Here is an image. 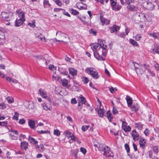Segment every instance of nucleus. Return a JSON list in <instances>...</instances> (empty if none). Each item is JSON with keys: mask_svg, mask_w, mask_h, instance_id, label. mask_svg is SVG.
<instances>
[{"mask_svg": "<svg viewBox=\"0 0 159 159\" xmlns=\"http://www.w3.org/2000/svg\"><path fill=\"white\" fill-rule=\"evenodd\" d=\"M156 2L148 0L144 3V7L147 9L152 10L157 4Z\"/></svg>", "mask_w": 159, "mask_h": 159, "instance_id": "nucleus-3", "label": "nucleus"}, {"mask_svg": "<svg viewBox=\"0 0 159 159\" xmlns=\"http://www.w3.org/2000/svg\"><path fill=\"white\" fill-rule=\"evenodd\" d=\"M70 12L74 15H78L79 13V12L72 8L70 10Z\"/></svg>", "mask_w": 159, "mask_h": 159, "instance_id": "nucleus-43", "label": "nucleus"}, {"mask_svg": "<svg viewBox=\"0 0 159 159\" xmlns=\"http://www.w3.org/2000/svg\"><path fill=\"white\" fill-rule=\"evenodd\" d=\"M98 115L100 117H102L103 116V110L101 108L98 110Z\"/></svg>", "mask_w": 159, "mask_h": 159, "instance_id": "nucleus-42", "label": "nucleus"}, {"mask_svg": "<svg viewBox=\"0 0 159 159\" xmlns=\"http://www.w3.org/2000/svg\"><path fill=\"white\" fill-rule=\"evenodd\" d=\"M39 92L41 96L43 98H46L47 97V93L45 90L41 89H39Z\"/></svg>", "mask_w": 159, "mask_h": 159, "instance_id": "nucleus-23", "label": "nucleus"}, {"mask_svg": "<svg viewBox=\"0 0 159 159\" xmlns=\"http://www.w3.org/2000/svg\"><path fill=\"white\" fill-rule=\"evenodd\" d=\"M70 138L71 139L69 141V142L70 143H72V142L71 141V140H72V141H75V137L74 136L73 134H72L70 137Z\"/></svg>", "mask_w": 159, "mask_h": 159, "instance_id": "nucleus-54", "label": "nucleus"}, {"mask_svg": "<svg viewBox=\"0 0 159 159\" xmlns=\"http://www.w3.org/2000/svg\"><path fill=\"white\" fill-rule=\"evenodd\" d=\"M147 70L148 71V73L149 74L148 75L147 74L146 77L147 78L149 79V75H151L152 77H154L155 76V73L154 72L151 70L149 67L147 69Z\"/></svg>", "mask_w": 159, "mask_h": 159, "instance_id": "nucleus-24", "label": "nucleus"}, {"mask_svg": "<svg viewBox=\"0 0 159 159\" xmlns=\"http://www.w3.org/2000/svg\"><path fill=\"white\" fill-rule=\"evenodd\" d=\"M110 2L111 7L116 4V0H110Z\"/></svg>", "mask_w": 159, "mask_h": 159, "instance_id": "nucleus-55", "label": "nucleus"}, {"mask_svg": "<svg viewBox=\"0 0 159 159\" xmlns=\"http://www.w3.org/2000/svg\"><path fill=\"white\" fill-rule=\"evenodd\" d=\"M61 80L62 81V85L64 87H66L68 84V80L65 78L61 79Z\"/></svg>", "mask_w": 159, "mask_h": 159, "instance_id": "nucleus-40", "label": "nucleus"}, {"mask_svg": "<svg viewBox=\"0 0 159 159\" xmlns=\"http://www.w3.org/2000/svg\"><path fill=\"white\" fill-rule=\"evenodd\" d=\"M153 53L157 54L159 55V46H155L152 50Z\"/></svg>", "mask_w": 159, "mask_h": 159, "instance_id": "nucleus-33", "label": "nucleus"}, {"mask_svg": "<svg viewBox=\"0 0 159 159\" xmlns=\"http://www.w3.org/2000/svg\"><path fill=\"white\" fill-rule=\"evenodd\" d=\"M36 36L42 42H45V37L42 35L40 33H38L36 34Z\"/></svg>", "mask_w": 159, "mask_h": 159, "instance_id": "nucleus-26", "label": "nucleus"}, {"mask_svg": "<svg viewBox=\"0 0 159 159\" xmlns=\"http://www.w3.org/2000/svg\"><path fill=\"white\" fill-rule=\"evenodd\" d=\"M56 4L60 7H61L62 6V3L60 0H55L54 1Z\"/></svg>", "mask_w": 159, "mask_h": 159, "instance_id": "nucleus-44", "label": "nucleus"}, {"mask_svg": "<svg viewBox=\"0 0 159 159\" xmlns=\"http://www.w3.org/2000/svg\"><path fill=\"white\" fill-rule=\"evenodd\" d=\"M121 5L116 4L112 7V8L113 10L118 11L121 9Z\"/></svg>", "mask_w": 159, "mask_h": 159, "instance_id": "nucleus-34", "label": "nucleus"}, {"mask_svg": "<svg viewBox=\"0 0 159 159\" xmlns=\"http://www.w3.org/2000/svg\"><path fill=\"white\" fill-rule=\"evenodd\" d=\"M3 28H1L0 30V44H2L5 41V34Z\"/></svg>", "mask_w": 159, "mask_h": 159, "instance_id": "nucleus-10", "label": "nucleus"}, {"mask_svg": "<svg viewBox=\"0 0 159 159\" xmlns=\"http://www.w3.org/2000/svg\"><path fill=\"white\" fill-rule=\"evenodd\" d=\"M91 48L93 52L95 57L98 60H105V59L101 56V53L98 50L99 44L98 43H91L90 44Z\"/></svg>", "mask_w": 159, "mask_h": 159, "instance_id": "nucleus-2", "label": "nucleus"}, {"mask_svg": "<svg viewBox=\"0 0 159 159\" xmlns=\"http://www.w3.org/2000/svg\"><path fill=\"white\" fill-rule=\"evenodd\" d=\"M109 90L111 93H113L117 90V89L116 88L111 87L109 89Z\"/></svg>", "mask_w": 159, "mask_h": 159, "instance_id": "nucleus-62", "label": "nucleus"}, {"mask_svg": "<svg viewBox=\"0 0 159 159\" xmlns=\"http://www.w3.org/2000/svg\"><path fill=\"white\" fill-rule=\"evenodd\" d=\"M139 143L140 147L143 148L145 147L146 142L144 139H141L139 140Z\"/></svg>", "mask_w": 159, "mask_h": 159, "instance_id": "nucleus-28", "label": "nucleus"}, {"mask_svg": "<svg viewBox=\"0 0 159 159\" xmlns=\"http://www.w3.org/2000/svg\"><path fill=\"white\" fill-rule=\"evenodd\" d=\"M133 19L137 22H139L141 20L140 17V13L139 12L135 13L133 16Z\"/></svg>", "mask_w": 159, "mask_h": 159, "instance_id": "nucleus-15", "label": "nucleus"}, {"mask_svg": "<svg viewBox=\"0 0 159 159\" xmlns=\"http://www.w3.org/2000/svg\"><path fill=\"white\" fill-rule=\"evenodd\" d=\"M111 116V111H108L107 113V116L110 121H111V120L113 118Z\"/></svg>", "mask_w": 159, "mask_h": 159, "instance_id": "nucleus-38", "label": "nucleus"}, {"mask_svg": "<svg viewBox=\"0 0 159 159\" xmlns=\"http://www.w3.org/2000/svg\"><path fill=\"white\" fill-rule=\"evenodd\" d=\"M122 127L125 132H129L131 130V127L127 125V123L125 121H122Z\"/></svg>", "mask_w": 159, "mask_h": 159, "instance_id": "nucleus-8", "label": "nucleus"}, {"mask_svg": "<svg viewBox=\"0 0 159 159\" xmlns=\"http://www.w3.org/2000/svg\"><path fill=\"white\" fill-rule=\"evenodd\" d=\"M110 131L115 135H116L118 134V132L117 131H116L114 129H111Z\"/></svg>", "mask_w": 159, "mask_h": 159, "instance_id": "nucleus-50", "label": "nucleus"}, {"mask_svg": "<svg viewBox=\"0 0 159 159\" xmlns=\"http://www.w3.org/2000/svg\"><path fill=\"white\" fill-rule=\"evenodd\" d=\"M12 13L9 12H2L1 13L3 19L6 21H9L11 18Z\"/></svg>", "mask_w": 159, "mask_h": 159, "instance_id": "nucleus-6", "label": "nucleus"}, {"mask_svg": "<svg viewBox=\"0 0 159 159\" xmlns=\"http://www.w3.org/2000/svg\"><path fill=\"white\" fill-rule=\"evenodd\" d=\"M10 138L11 139L13 140H17L18 139V137L16 136L12 135L11 133H9Z\"/></svg>", "mask_w": 159, "mask_h": 159, "instance_id": "nucleus-48", "label": "nucleus"}, {"mask_svg": "<svg viewBox=\"0 0 159 159\" xmlns=\"http://www.w3.org/2000/svg\"><path fill=\"white\" fill-rule=\"evenodd\" d=\"M69 73L73 76L77 75V70L73 68H70L69 69Z\"/></svg>", "mask_w": 159, "mask_h": 159, "instance_id": "nucleus-29", "label": "nucleus"}, {"mask_svg": "<svg viewBox=\"0 0 159 159\" xmlns=\"http://www.w3.org/2000/svg\"><path fill=\"white\" fill-rule=\"evenodd\" d=\"M103 151H104V155L106 157H109L112 156V153L111 152L108 146H105Z\"/></svg>", "mask_w": 159, "mask_h": 159, "instance_id": "nucleus-7", "label": "nucleus"}, {"mask_svg": "<svg viewBox=\"0 0 159 159\" xmlns=\"http://www.w3.org/2000/svg\"><path fill=\"white\" fill-rule=\"evenodd\" d=\"M43 4L45 8L49 7L51 6V4L48 0H44Z\"/></svg>", "mask_w": 159, "mask_h": 159, "instance_id": "nucleus-37", "label": "nucleus"}, {"mask_svg": "<svg viewBox=\"0 0 159 159\" xmlns=\"http://www.w3.org/2000/svg\"><path fill=\"white\" fill-rule=\"evenodd\" d=\"M153 150L154 152L157 153L158 152V146H154L153 147Z\"/></svg>", "mask_w": 159, "mask_h": 159, "instance_id": "nucleus-51", "label": "nucleus"}, {"mask_svg": "<svg viewBox=\"0 0 159 159\" xmlns=\"http://www.w3.org/2000/svg\"><path fill=\"white\" fill-rule=\"evenodd\" d=\"M142 38L141 34H138L135 37V39L137 41H139Z\"/></svg>", "mask_w": 159, "mask_h": 159, "instance_id": "nucleus-52", "label": "nucleus"}, {"mask_svg": "<svg viewBox=\"0 0 159 159\" xmlns=\"http://www.w3.org/2000/svg\"><path fill=\"white\" fill-rule=\"evenodd\" d=\"M140 17L141 20L140 22H144L147 20L146 16L144 14L140 13Z\"/></svg>", "mask_w": 159, "mask_h": 159, "instance_id": "nucleus-35", "label": "nucleus"}, {"mask_svg": "<svg viewBox=\"0 0 159 159\" xmlns=\"http://www.w3.org/2000/svg\"><path fill=\"white\" fill-rule=\"evenodd\" d=\"M94 79H97L99 78V76L98 75V72L95 69L94 70L92 73L90 75Z\"/></svg>", "mask_w": 159, "mask_h": 159, "instance_id": "nucleus-21", "label": "nucleus"}, {"mask_svg": "<svg viewBox=\"0 0 159 159\" xmlns=\"http://www.w3.org/2000/svg\"><path fill=\"white\" fill-rule=\"evenodd\" d=\"M117 35L118 36L122 38H124L125 37V35L124 32L121 33L120 34H117Z\"/></svg>", "mask_w": 159, "mask_h": 159, "instance_id": "nucleus-64", "label": "nucleus"}, {"mask_svg": "<svg viewBox=\"0 0 159 159\" xmlns=\"http://www.w3.org/2000/svg\"><path fill=\"white\" fill-rule=\"evenodd\" d=\"M7 122L5 121L3 122H0V126H6L7 125Z\"/></svg>", "mask_w": 159, "mask_h": 159, "instance_id": "nucleus-58", "label": "nucleus"}, {"mask_svg": "<svg viewBox=\"0 0 159 159\" xmlns=\"http://www.w3.org/2000/svg\"><path fill=\"white\" fill-rule=\"evenodd\" d=\"M56 35L57 37L60 39H69V37L67 34L60 31H57L56 33Z\"/></svg>", "mask_w": 159, "mask_h": 159, "instance_id": "nucleus-9", "label": "nucleus"}, {"mask_svg": "<svg viewBox=\"0 0 159 159\" xmlns=\"http://www.w3.org/2000/svg\"><path fill=\"white\" fill-rule=\"evenodd\" d=\"M6 99L9 103H12L14 102L13 98L11 97H8Z\"/></svg>", "mask_w": 159, "mask_h": 159, "instance_id": "nucleus-46", "label": "nucleus"}, {"mask_svg": "<svg viewBox=\"0 0 159 159\" xmlns=\"http://www.w3.org/2000/svg\"><path fill=\"white\" fill-rule=\"evenodd\" d=\"M94 146L96 148H97L99 151H103V149L105 146L102 144H101L96 142L94 143Z\"/></svg>", "mask_w": 159, "mask_h": 159, "instance_id": "nucleus-12", "label": "nucleus"}, {"mask_svg": "<svg viewBox=\"0 0 159 159\" xmlns=\"http://www.w3.org/2000/svg\"><path fill=\"white\" fill-rule=\"evenodd\" d=\"M16 13L18 15L19 19L25 21V14L23 12H20L19 10H17L16 11Z\"/></svg>", "mask_w": 159, "mask_h": 159, "instance_id": "nucleus-20", "label": "nucleus"}, {"mask_svg": "<svg viewBox=\"0 0 159 159\" xmlns=\"http://www.w3.org/2000/svg\"><path fill=\"white\" fill-rule=\"evenodd\" d=\"M80 100V102H78L77 108L78 110L80 111L82 110L83 107H85V106L88 107L89 106V104H86V99L84 97H81Z\"/></svg>", "mask_w": 159, "mask_h": 159, "instance_id": "nucleus-5", "label": "nucleus"}, {"mask_svg": "<svg viewBox=\"0 0 159 159\" xmlns=\"http://www.w3.org/2000/svg\"><path fill=\"white\" fill-rule=\"evenodd\" d=\"M37 58L39 60V62L40 63H43V62L44 63H45L46 65H48V63L50 62L49 60H47V61H46V60L45 59L43 58V57L42 56H37Z\"/></svg>", "mask_w": 159, "mask_h": 159, "instance_id": "nucleus-19", "label": "nucleus"}, {"mask_svg": "<svg viewBox=\"0 0 159 159\" xmlns=\"http://www.w3.org/2000/svg\"><path fill=\"white\" fill-rule=\"evenodd\" d=\"M120 29V27L115 25L110 27L109 29L111 33H117V31L119 30Z\"/></svg>", "mask_w": 159, "mask_h": 159, "instance_id": "nucleus-11", "label": "nucleus"}, {"mask_svg": "<svg viewBox=\"0 0 159 159\" xmlns=\"http://www.w3.org/2000/svg\"><path fill=\"white\" fill-rule=\"evenodd\" d=\"M131 111L134 112H136L139 110V105L137 103H134L130 107Z\"/></svg>", "mask_w": 159, "mask_h": 159, "instance_id": "nucleus-25", "label": "nucleus"}, {"mask_svg": "<svg viewBox=\"0 0 159 159\" xmlns=\"http://www.w3.org/2000/svg\"><path fill=\"white\" fill-rule=\"evenodd\" d=\"M131 135L134 140H137L138 139L139 137V134L135 130H133L131 133Z\"/></svg>", "mask_w": 159, "mask_h": 159, "instance_id": "nucleus-16", "label": "nucleus"}, {"mask_svg": "<svg viewBox=\"0 0 159 159\" xmlns=\"http://www.w3.org/2000/svg\"><path fill=\"white\" fill-rule=\"evenodd\" d=\"M18 113L17 112H15L14 113V115L13 117V119L16 120H18Z\"/></svg>", "mask_w": 159, "mask_h": 159, "instance_id": "nucleus-47", "label": "nucleus"}, {"mask_svg": "<svg viewBox=\"0 0 159 159\" xmlns=\"http://www.w3.org/2000/svg\"><path fill=\"white\" fill-rule=\"evenodd\" d=\"M125 147L126 150L127 151V152L128 153V156H129V152L130 151V148L129 145L127 143H126L125 144Z\"/></svg>", "mask_w": 159, "mask_h": 159, "instance_id": "nucleus-45", "label": "nucleus"}, {"mask_svg": "<svg viewBox=\"0 0 159 159\" xmlns=\"http://www.w3.org/2000/svg\"><path fill=\"white\" fill-rule=\"evenodd\" d=\"M129 42L132 45H133V46H138V44L137 43V42L135 41V40L132 39H130L129 40Z\"/></svg>", "mask_w": 159, "mask_h": 159, "instance_id": "nucleus-39", "label": "nucleus"}, {"mask_svg": "<svg viewBox=\"0 0 159 159\" xmlns=\"http://www.w3.org/2000/svg\"><path fill=\"white\" fill-rule=\"evenodd\" d=\"M28 125L29 126L31 129H34L35 127V122L34 120H29L28 121Z\"/></svg>", "mask_w": 159, "mask_h": 159, "instance_id": "nucleus-27", "label": "nucleus"}, {"mask_svg": "<svg viewBox=\"0 0 159 159\" xmlns=\"http://www.w3.org/2000/svg\"><path fill=\"white\" fill-rule=\"evenodd\" d=\"M28 143L25 141L21 142L20 143V148L22 150H26L28 148Z\"/></svg>", "mask_w": 159, "mask_h": 159, "instance_id": "nucleus-14", "label": "nucleus"}, {"mask_svg": "<svg viewBox=\"0 0 159 159\" xmlns=\"http://www.w3.org/2000/svg\"><path fill=\"white\" fill-rule=\"evenodd\" d=\"M6 108V105L4 102H2L0 103V109H4Z\"/></svg>", "mask_w": 159, "mask_h": 159, "instance_id": "nucleus-53", "label": "nucleus"}, {"mask_svg": "<svg viewBox=\"0 0 159 159\" xmlns=\"http://www.w3.org/2000/svg\"><path fill=\"white\" fill-rule=\"evenodd\" d=\"M28 140L30 143H32L34 145L37 143H38V142L34 138L30 137V135L29 136Z\"/></svg>", "mask_w": 159, "mask_h": 159, "instance_id": "nucleus-31", "label": "nucleus"}, {"mask_svg": "<svg viewBox=\"0 0 159 159\" xmlns=\"http://www.w3.org/2000/svg\"><path fill=\"white\" fill-rule=\"evenodd\" d=\"M100 20L102 25H107L109 24L110 20L104 18L102 16H100Z\"/></svg>", "mask_w": 159, "mask_h": 159, "instance_id": "nucleus-17", "label": "nucleus"}, {"mask_svg": "<svg viewBox=\"0 0 159 159\" xmlns=\"http://www.w3.org/2000/svg\"><path fill=\"white\" fill-rule=\"evenodd\" d=\"M38 133L39 134H47V133H49V132L48 130L46 131H43V130H41L40 131H38Z\"/></svg>", "mask_w": 159, "mask_h": 159, "instance_id": "nucleus-57", "label": "nucleus"}, {"mask_svg": "<svg viewBox=\"0 0 159 159\" xmlns=\"http://www.w3.org/2000/svg\"><path fill=\"white\" fill-rule=\"evenodd\" d=\"M19 137H20L19 140L21 142L22 141V139H25V138H26L25 136V135H23L22 134H20V135Z\"/></svg>", "mask_w": 159, "mask_h": 159, "instance_id": "nucleus-63", "label": "nucleus"}, {"mask_svg": "<svg viewBox=\"0 0 159 159\" xmlns=\"http://www.w3.org/2000/svg\"><path fill=\"white\" fill-rule=\"evenodd\" d=\"M128 106L130 107L132 104V100L129 96H127L126 98Z\"/></svg>", "mask_w": 159, "mask_h": 159, "instance_id": "nucleus-32", "label": "nucleus"}, {"mask_svg": "<svg viewBox=\"0 0 159 159\" xmlns=\"http://www.w3.org/2000/svg\"><path fill=\"white\" fill-rule=\"evenodd\" d=\"M41 106L43 107V109L45 110L51 111L52 110V107L50 105H48L45 102L41 104Z\"/></svg>", "mask_w": 159, "mask_h": 159, "instance_id": "nucleus-18", "label": "nucleus"}, {"mask_svg": "<svg viewBox=\"0 0 159 159\" xmlns=\"http://www.w3.org/2000/svg\"><path fill=\"white\" fill-rule=\"evenodd\" d=\"M89 33L90 34H92L93 35H95L96 34L97 31L93 29H91L89 30Z\"/></svg>", "mask_w": 159, "mask_h": 159, "instance_id": "nucleus-60", "label": "nucleus"}, {"mask_svg": "<svg viewBox=\"0 0 159 159\" xmlns=\"http://www.w3.org/2000/svg\"><path fill=\"white\" fill-rule=\"evenodd\" d=\"M24 21L21 19H17L15 22V25L16 27L20 26L22 24Z\"/></svg>", "mask_w": 159, "mask_h": 159, "instance_id": "nucleus-22", "label": "nucleus"}, {"mask_svg": "<svg viewBox=\"0 0 159 159\" xmlns=\"http://www.w3.org/2000/svg\"><path fill=\"white\" fill-rule=\"evenodd\" d=\"M132 64L134 67V70L138 74L142 75L149 67L148 64H143L140 65L134 62L132 63Z\"/></svg>", "mask_w": 159, "mask_h": 159, "instance_id": "nucleus-1", "label": "nucleus"}, {"mask_svg": "<svg viewBox=\"0 0 159 159\" xmlns=\"http://www.w3.org/2000/svg\"><path fill=\"white\" fill-rule=\"evenodd\" d=\"M95 69L93 67H87L85 70V71L87 74L90 75Z\"/></svg>", "mask_w": 159, "mask_h": 159, "instance_id": "nucleus-30", "label": "nucleus"}, {"mask_svg": "<svg viewBox=\"0 0 159 159\" xmlns=\"http://www.w3.org/2000/svg\"><path fill=\"white\" fill-rule=\"evenodd\" d=\"M144 133L146 136L149 135L150 133V131L147 128L144 131Z\"/></svg>", "mask_w": 159, "mask_h": 159, "instance_id": "nucleus-61", "label": "nucleus"}, {"mask_svg": "<svg viewBox=\"0 0 159 159\" xmlns=\"http://www.w3.org/2000/svg\"><path fill=\"white\" fill-rule=\"evenodd\" d=\"M64 134L66 136H67L69 138L72 135V134H73L68 130L64 131Z\"/></svg>", "mask_w": 159, "mask_h": 159, "instance_id": "nucleus-41", "label": "nucleus"}, {"mask_svg": "<svg viewBox=\"0 0 159 159\" xmlns=\"http://www.w3.org/2000/svg\"><path fill=\"white\" fill-rule=\"evenodd\" d=\"M128 9L130 11L135 12L139 10V8L133 5H128L127 7Z\"/></svg>", "mask_w": 159, "mask_h": 159, "instance_id": "nucleus-13", "label": "nucleus"}, {"mask_svg": "<svg viewBox=\"0 0 159 159\" xmlns=\"http://www.w3.org/2000/svg\"><path fill=\"white\" fill-rule=\"evenodd\" d=\"M135 127L136 128L138 129L139 130L142 129L143 125L141 123H134Z\"/></svg>", "mask_w": 159, "mask_h": 159, "instance_id": "nucleus-36", "label": "nucleus"}, {"mask_svg": "<svg viewBox=\"0 0 159 159\" xmlns=\"http://www.w3.org/2000/svg\"><path fill=\"white\" fill-rule=\"evenodd\" d=\"M53 134L55 135L59 136L60 135V132L58 129H54Z\"/></svg>", "mask_w": 159, "mask_h": 159, "instance_id": "nucleus-49", "label": "nucleus"}, {"mask_svg": "<svg viewBox=\"0 0 159 159\" xmlns=\"http://www.w3.org/2000/svg\"><path fill=\"white\" fill-rule=\"evenodd\" d=\"M89 126L88 125H83L82 127V130L84 131H86L89 128Z\"/></svg>", "mask_w": 159, "mask_h": 159, "instance_id": "nucleus-56", "label": "nucleus"}, {"mask_svg": "<svg viewBox=\"0 0 159 159\" xmlns=\"http://www.w3.org/2000/svg\"><path fill=\"white\" fill-rule=\"evenodd\" d=\"M105 42L103 41H101L100 42V45H99V48H98V50L100 51L101 54L104 56L105 57L106 55L107 50L106 48L107 46L104 44Z\"/></svg>", "mask_w": 159, "mask_h": 159, "instance_id": "nucleus-4", "label": "nucleus"}, {"mask_svg": "<svg viewBox=\"0 0 159 159\" xmlns=\"http://www.w3.org/2000/svg\"><path fill=\"white\" fill-rule=\"evenodd\" d=\"M82 81L84 83L87 84L89 80L87 77H84L82 78Z\"/></svg>", "mask_w": 159, "mask_h": 159, "instance_id": "nucleus-59", "label": "nucleus"}]
</instances>
